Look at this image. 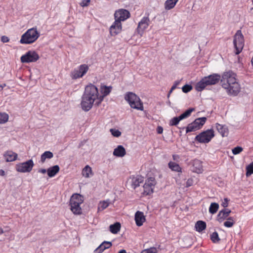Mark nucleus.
I'll list each match as a JSON object with an SVG mask.
<instances>
[{
	"mask_svg": "<svg viewBox=\"0 0 253 253\" xmlns=\"http://www.w3.org/2000/svg\"><path fill=\"white\" fill-rule=\"evenodd\" d=\"M145 220V216L144 215L143 212L140 211L136 212L135 214V221L137 226H142Z\"/></svg>",
	"mask_w": 253,
	"mask_h": 253,
	"instance_id": "obj_23",
	"label": "nucleus"
},
{
	"mask_svg": "<svg viewBox=\"0 0 253 253\" xmlns=\"http://www.w3.org/2000/svg\"><path fill=\"white\" fill-rule=\"evenodd\" d=\"M9 118L8 115L6 113H0V124L6 123Z\"/></svg>",
	"mask_w": 253,
	"mask_h": 253,
	"instance_id": "obj_37",
	"label": "nucleus"
},
{
	"mask_svg": "<svg viewBox=\"0 0 253 253\" xmlns=\"http://www.w3.org/2000/svg\"><path fill=\"white\" fill-rule=\"evenodd\" d=\"M110 232L113 234H117L121 229V224L119 222H116L109 226Z\"/></svg>",
	"mask_w": 253,
	"mask_h": 253,
	"instance_id": "obj_31",
	"label": "nucleus"
},
{
	"mask_svg": "<svg viewBox=\"0 0 253 253\" xmlns=\"http://www.w3.org/2000/svg\"><path fill=\"white\" fill-rule=\"evenodd\" d=\"M40 36V34L37 28H32L22 35L20 42L21 44H31L35 42Z\"/></svg>",
	"mask_w": 253,
	"mask_h": 253,
	"instance_id": "obj_4",
	"label": "nucleus"
},
{
	"mask_svg": "<svg viewBox=\"0 0 253 253\" xmlns=\"http://www.w3.org/2000/svg\"><path fill=\"white\" fill-rule=\"evenodd\" d=\"M233 44L236 55L240 54L244 46V39L241 30H238L234 37Z\"/></svg>",
	"mask_w": 253,
	"mask_h": 253,
	"instance_id": "obj_7",
	"label": "nucleus"
},
{
	"mask_svg": "<svg viewBox=\"0 0 253 253\" xmlns=\"http://www.w3.org/2000/svg\"><path fill=\"white\" fill-rule=\"evenodd\" d=\"M92 170L90 167L88 166H86L82 170V174L85 177H88L90 175L92 174Z\"/></svg>",
	"mask_w": 253,
	"mask_h": 253,
	"instance_id": "obj_35",
	"label": "nucleus"
},
{
	"mask_svg": "<svg viewBox=\"0 0 253 253\" xmlns=\"http://www.w3.org/2000/svg\"><path fill=\"white\" fill-rule=\"evenodd\" d=\"M231 212V210L228 209H224L221 210L220 211H219L217 215V220L219 222L221 223L222 221H223L225 219H227Z\"/></svg>",
	"mask_w": 253,
	"mask_h": 253,
	"instance_id": "obj_21",
	"label": "nucleus"
},
{
	"mask_svg": "<svg viewBox=\"0 0 253 253\" xmlns=\"http://www.w3.org/2000/svg\"><path fill=\"white\" fill-rule=\"evenodd\" d=\"M215 128L222 137H226L229 134L228 127L225 125H221L218 123L215 124Z\"/></svg>",
	"mask_w": 253,
	"mask_h": 253,
	"instance_id": "obj_22",
	"label": "nucleus"
},
{
	"mask_svg": "<svg viewBox=\"0 0 253 253\" xmlns=\"http://www.w3.org/2000/svg\"><path fill=\"white\" fill-rule=\"evenodd\" d=\"M172 158L174 160H175L177 158H178L179 157L178 155H173Z\"/></svg>",
	"mask_w": 253,
	"mask_h": 253,
	"instance_id": "obj_53",
	"label": "nucleus"
},
{
	"mask_svg": "<svg viewBox=\"0 0 253 253\" xmlns=\"http://www.w3.org/2000/svg\"><path fill=\"white\" fill-rule=\"evenodd\" d=\"M125 99L128 102L131 108L141 111L143 110V103L135 93L131 92H127L125 96Z\"/></svg>",
	"mask_w": 253,
	"mask_h": 253,
	"instance_id": "obj_6",
	"label": "nucleus"
},
{
	"mask_svg": "<svg viewBox=\"0 0 253 253\" xmlns=\"http://www.w3.org/2000/svg\"><path fill=\"white\" fill-rule=\"evenodd\" d=\"M111 246V242L104 241L102 244H101L98 248H96V253H101L105 249H109Z\"/></svg>",
	"mask_w": 253,
	"mask_h": 253,
	"instance_id": "obj_26",
	"label": "nucleus"
},
{
	"mask_svg": "<svg viewBox=\"0 0 253 253\" xmlns=\"http://www.w3.org/2000/svg\"><path fill=\"white\" fill-rule=\"evenodd\" d=\"M176 84H174L172 86L170 91H169V93H170L171 92H172V91L175 89L176 88Z\"/></svg>",
	"mask_w": 253,
	"mask_h": 253,
	"instance_id": "obj_50",
	"label": "nucleus"
},
{
	"mask_svg": "<svg viewBox=\"0 0 253 253\" xmlns=\"http://www.w3.org/2000/svg\"><path fill=\"white\" fill-rule=\"evenodd\" d=\"M129 179L131 187L133 189H135L137 187L139 186L140 184L144 181L143 177L139 175H132Z\"/></svg>",
	"mask_w": 253,
	"mask_h": 253,
	"instance_id": "obj_19",
	"label": "nucleus"
},
{
	"mask_svg": "<svg viewBox=\"0 0 253 253\" xmlns=\"http://www.w3.org/2000/svg\"><path fill=\"white\" fill-rule=\"evenodd\" d=\"M157 131L158 133L161 134L163 132V128L162 126H159L157 128Z\"/></svg>",
	"mask_w": 253,
	"mask_h": 253,
	"instance_id": "obj_48",
	"label": "nucleus"
},
{
	"mask_svg": "<svg viewBox=\"0 0 253 253\" xmlns=\"http://www.w3.org/2000/svg\"><path fill=\"white\" fill-rule=\"evenodd\" d=\"M122 31V24L119 21H116L113 23L109 28V32L111 36H115Z\"/></svg>",
	"mask_w": 253,
	"mask_h": 253,
	"instance_id": "obj_18",
	"label": "nucleus"
},
{
	"mask_svg": "<svg viewBox=\"0 0 253 253\" xmlns=\"http://www.w3.org/2000/svg\"><path fill=\"white\" fill-rule=\"evenodd\" d=\"M243 150V149L242 147L240 146H237L235 148H234L232 150V153L234 155H237L240 154L241 152H242Z\"/></svg>",
	"mask_w": 253,
	"mask_h": 253,
	"instance_id": "obj_41",
	"label": "nucleus"
},
{
	"mask_svg": "<svg viewBox=\"0 0 253 253\" xmlns=\"http://www.w3.org/2000/svg\"><path fill=\"white\" fill-rule=\"evenodd\" d=\"M3 233V230L2 228H0V234H1Z\"/></svg>",
	"mask_w": 253,
	"mask_h": 253,
	"instance_id": "obj_55",
	"label": "nucleus"
},
{
	"mask_svg": "<svg viewBox=\"0 0 253 253\" xmlns=\"http://www.w3.org/2000/svg\"><path fill=\"white\" fill-rule=\"evenodd\" d=\"M90 2V0H83L81 3L80 5L82 7L87 6H88Z\"/></svg>",
	"mask_w": 253,
	"mask_h": 253,
	"instance_id": "obj_44",
	"label": "nucleus"
},
{
	"mask_svg": "<svg viewBox=\"0 0 253 253\" xmlns=\"http://www.w3.org/2000/svg\"><path fill=\"white\" fill-rule=\"evenodd\" d=\"M157 250L156 248H150V249L144 250L141 253H157Z\"/></svg>",
	"mask_w": 253,
	"mask_h": 253,
	"instance_id": "obj_42",
	"label": "nucleus"
},
{
	"mask_svg": "<svg viewBox=\"0 0 253 253\" xmlns=\"http://www.w3.org/2000/svg\"><path fill=\"white\" fill-rule=\"evenodd\" d=\"M252 3H253V0H252Z\"/></svg>",
	"mask_w": 253,
	"mask_h": 253,
	"instance_id": "obj_56",
	"label": "nucleus"
},
{
	"mask_svg": "<svg viewBox=\"0 0 253 253\" xmlns=\"http://www.w3.org/2000/svg\"><path fill=\"white\" fill-rule=\"evenodd\" d=\"M130 16V12L126 9H119L117 10L114 13L115 20L119 21H124Z\"/></svg>",
	"mask_w": 253,
	"mask_h": 253,
	"instance_id": "obj_17",
	"label": "nucleus"
},
{
	"mask_svg": "<svg viewBox=\"0 0 253 253\" xmlns=\"http://www.w3.org/2000/svg\"><path fill=\"white\" fill-rule=\"evenodd\" d=\"M151 21L149 17V14L147 16H144L138 22L137 27L136 29L137 34L142 37L145 31L148 29L150 24Z\"/></svg>",
	"mask_w": 253,
	"mask_h": 253,
	"instance_id": "obj_12",
	"label": "nucleus"
},
{
	"mask_svg": "<svg viewBox=\"0 0 253 253\" xmlns=\"http://www.w3.org/2000/svg\"><path fill=\"white\" fill-rule=\"evenodd\" d=\"M221 79L218 74H212L202 78L195 85V89L198 91L203 90L207 86L214 85L217 84Z\"/></svg>",
	"mask_w": 253,
	"mask_h": 253,
	"instance_id": "obj_3",
	"label": "nucleus"
},
{
	"mask_svg": "<svg viewBox=\"0 0 253 253\" xmlns=\"http://www.w3.org/2000/svg\"><path fill=\"white\" fill-rule=\"evenodd\" d=\"M219 209V205L216 203H211L209 208V212L211 214L215 213Z\"/></svg>",
	"mask_w": 253,
	"mask_h": 253,
	"instance_id": "obj_34",
	"label": "nucleus"
},
{
	"mask_svg": "<svg viewBox=\"0 0 253 253\" xmlns=\"http://www.w3.org/2000/svg\"><path fill=\"white\" fill-rule=\"evenodd\" d=\"M178 0H167L165 3V8L168 10L173 8Z\"/></svg>",
	"mask_w": 253,
	"mask_h": 253,
	"instance_id": "obj_30",
	"label": "nucleus"
},
{
	"mask_svg": "<svg viewBox=\"0 0 253 253\" xmlns=\"http://www.w3.org/2000/svg\"><path fill=\"white\" fill-rule=\"evenodd\" d=\"M40 58L38 53L35 50H29L20 57L21 62L23 63L35 62Z\"/></svg>",
	"mask_w": 253,
	"mask_h": 253,
	"instance_id": "obj_13",
	"label": "nucleus"
},
{
	"mask_svg": "<svg viewBox=\"0 0 253 253\" xmlns=\"http://www.w3.org/2000/svg\"><path fill=\"white\" fill-rule=\"evenodd\" d=\"M17 154L12 151H7L3 154V157L6 162H13L17 158Z\"/></svg>",
	"mask_w": 253,
	"mask_h": 253,
	"instance_id": "obj_24",
	"label": "nucleus"
},
{
	"mask_svg": "<svg viewBox=\"0 0 253 253\" xmlns=\"http://www.w3.org/2000/svg\"><path fill=\"white\" fill-rule=\"evenodd\" d=\"M110 131L112 135L115 137H118L120 136L121 135V131L118 129L111 128V129H110Z\"/></svg>",
	"mask_w": 253,
	"mask_h": 253,
	"instance_id": "obj_40",
	"label": "nucleus"
},
{
	"mask_svg": "<svg viewBox=\"0 0 253 253\" xmlns=\"http://www.w3.org/2000/svg\"><path fill=\"white\" fill-rule=\"evenodd\" d=\"M53 153L50 151H45L44 152L41 157V162L42 163H43L46 159H50L53 158Z\"/></svg>",
	"mask_w": 253,
	"mask_h": 253,
	"instance_id": "obj_32",
	"label": "nucleus"
},
{
	"mask_svg": "<svg viewBox=\"0 0 253 253\" xmlns=\"http://www.w3.org/2000/svg\"><path fill=\"white\" fill-rule=\"evenodd\" d=\"M60 170V168L58 165H55L47 169V175L49 177H54Z\"/></svg>",
	"mask_w": 253,
	"mask_h": 253,
	"instance_id": "obj_27",
	"label": "nucleus"
},
{
	"mask_svg": "<svg viewBox=\"0 0 253 253\" xmlns=\"http://www.w3.org/2000/svg\"><path fill=\"white\" fill-rule=\"evenodd\" d=\"M84 202V197L79 194H74L70 198V210L75 214L79 215L82 212L81 205Z\"/></svg>",
	"mask_w": 253,
	"mask_h": 253,
	"instance_id": "obj_5",
	"label": "nucleus"
},
{
	"mask_svg": "<svg viewBox=\"0 0 253 253\" xmlns=\"http://www.w3.org/2000/svg\"><path fill=\"white\" fill-rule=\"evenodd\" d=\"M0 175L1 176H4L5 175V171L3 169L0 170Z\"/></svg>",
	"mask_w": 253,
	"mask_h": 253,
	"instance_id": "obj_52",
	"label": "nucleus"
},
{
	"mask_svg": "<svg viewBox=\"0 0 253 253\" xmlns=\"http://www.w3.org/2000/svg\"><path fill=\"white\" fill-rule=\"evenodd\" d=\"M1 42L5 43V42H8L9 41V39L7 37L3 36L1 37Z\"/></svg>",
	"mask_w": 253,
	"mask_h": 253,
	"instance_id": "obj_47",
	"label": "nucleus"
},
{
	"mask_svg": "<svg viewBox=\"0 0 253 253\" xmlns=\"http://www.w3.org/2000/svg\"><path fill=\"white\" fill-rule=\"evenodd\" d=\"M235 223L233 217H229L227 220L224 222V226L226 227L230 228L232 227Z\"/></svg>",
	"mask_w": 253,
	"mask_h": 253,
	"instance_id": "obj_36",
	"label": "nucleus"
},
{
	"mask_svg": "<svg viewBox=\"0 0 253 253\" xmlns=\"http://www.w3.org/2000/svg\"><path fill=\"white\" fill-rule=\"evenodd\" d=\"M211 240L214 243H217L219 242L220 239L217 232L215 231L211 235Z\"/></svg>",
	"mask_w": 253,
	"mask_h": 253,
	"instance_id": "obj_38",
	"label": "nucleus"
},
{
	"mask_svg": "<svg viewBox=\"0 0 253 253\" xmlns=\"http://www.w3.org/2000/svg\"><path fill=\"white\" fill-rule=\"evenodd\" d=\"M202 162L198 159H195L192 162V171L197 173H202L203 171Z\"/></svg>",
	"mask_w": 253,
	"mask_h": 253,
	"instance_id": "obj_20",
	"label": "nucleus"
},
{
	"mask_svg": "<svg viewBox=\"0 0 253 253\" xmlns=\"http://www.w3.org/2000/svg\"><path fill=\"white\" fill-rule=\"evenodd\" d=\"M195 111V109L194 108H189L183 113L181 114L179 116L172 118L169 121V125L170 126H176L179 124L181 120L190 117L191 115V113Z\"/></svg>",
	"mask_w": 253,
	"mask_h": 253,
	"instance_id": "obj_15",
	"label": "nucleus"
},
{
	"mask_svg": "<svg viewBox=\"0 0 253 253\" xmlns=\"http://www.w3.org/2000/svg\"><path fill=\"white\" fill-rule=\"evenodd\" d=\"M38 172L39 173H45L46 172H47V170H46L45 169H39L38 170Z\"/></svg>",
	"mask_w": 253,
	"mask_h": 253,
	"instance_id": "obj_49",
	"label": "nucleus"
},
{
	"mask_svg": "<svg viewBox=\"0 0 253 253\" xmlns=\"http://www.w3.org/2000/svg\"><path fill=\"white\" fill-rule=\"evenodd\" d=\"M110 205L109 200L100 202L98 206V211H102L106 209Z\"/></svg>",
	"mask_w": 253,
	"mask_h": 253,
	"instance_id": "obj_33",
	"label": "nucleus"
},
{
	"mask_svg": "<svg viewBox=\"0 0 253 253\" xmlns=\"http://www.w3.org/2000/svg\"><path fill=\"white\" fill-rule=\"evenodd\" d=\"M6 84H0V91H1L2 90L3 88L6 86Z\"/></svg>",
	"mask_w": 253,
	"mask_h": 253,
	"instance_id": "obj_51",
	"label": "nucleus"
},
{
	"mask_svg": "<svg viewBox=\"0 0 253 253\" xmlns=\"http://www.w3.org/2000/svg\"><path fill=\"white\" fill-rule=\"evenodd\" d=\"M222 86L225 89L228 94L236 96L240 91V85L237 81L236 74L232 71L223 73L221 79Z\"/></svg>",
	"mask_w": 253,
	"mask_h": 253,
	"instance_id": "obj_1",
	"label": "nucleus"
},
{
	"mask_svg": "<svg viewBox=\"0 0 253 253\" xmlns=\"http://www.w3.org/2000/svg\"><path fill=\"white\" fill-rule=\"evenodd\" d=\"M214 136V132L212 129L203 131L196 135L195 140L201 143H208Z\"/></svg>",
	"mask_w": 253,
	"mask_h": 253,
	"instance_id": "obj_8",
	"label": "nucleus"
},
{
	"mask_svg": "<svg viewBox=\"0 0 253 253\" xmlns=\"http://www.w3.org/2000/svg\"><path fill=\"white\" fill-rule=\"evenodd\" d=\"M118 253H127L125 250H121Z\"/></svg>",
	"mask_w": 253,
	"mask_h": 253,
	"instance_id": "obj_54",
	"label": "nucleus"
},
{
	"mask_svg": "<svg viewBox=\"0 0 253 253\" xmlns=\"http://www.w3.org/2000/svg\"><path fill=\"white\" fill-rule=\"evenodd\" d=\"M89 70V67L86 64H82L75 68L70 73V77L73 80H77L84 76Z\"/></svg>",
	"mask_w": 253,
	"mask_h": 253,
	"instance_id": "obj_9",
	"label": "nucleus"
},
{
	"mask_svg": "<svg viewBox=\"0 0 253 253\" xmlns=\"http://www.w3.org/2000/svg\"><path fill=\"white\" fill-rule=\"evenodd\" d=\"M168 167L172 171L182 173V168L175 162H169L168 164Z\"/></svg>",
	"mask_w": 253,
	"mask_h": 253,
	"instance_id": "obj_28",
	"label": "nucleus"
},
{
	"mask_svg": "<svg viewBox=\"0 0 253 253\" xmlns=\"http://www.w3.org/2000/svg\"><path fill=\"white\" fill-rule=\"evenodd\" d=\"M113 155L117 157H123L126 154L125 148L122 145H118L113 151Z\"/></svg>",
	"mask_w": 253,
	"mask_h": 253,
	"instance_id": "obj_25",
	"label": "nucleus"
},
{
	"mask_svg": "<svg viewBox=\"0 0 253 253\" xmlns=\"http://www.w3.org/2000/svg\"><path fill=\"white\" fill-rule=\"evenodd\" d=\"M207 227L206 223L202 220L198 221L196 224L195 227L197 231L201 232L206 229Z\"/></svg>",
	"mask_w": 253,
	"mask_h": 253,
	"instance_id": "obj_29",
	"label": "nucleus"
},
{
	"mask_svg": "<svg viewBox=\"0 0 253 253\" xmlns=\"http://www.w3.org/2000/svg\"><path fill=\"white\" fill-rule=\"evenodd\" d=\"M193 179L192 178H189L187 179L186 182V187H189L193 185Z\"/></svg>",
	"mask_w": 253,
	"mask_h": 253,
	"instance_id": "obj_46",
	"label": "nucleus"
},
{
	"mask_svg": "<svg viewBox=\"0 0 253 253\" xmlns=\"http://www.w3.org/2000/svg\"><path fill=\"white\" fill-rule=\"evenodd\" d=\"M112 89V86H106L102 84L100 87V95L98 93L97 88L96 87V104L99 105L108 95Z\"/></svg>",
	"mask_w": 253,
	"mask_h": 253,
	"instance_id": "obj_10",
	"label": "nucleus"
},
{
	"mask_svg": "<svg viewBox=\"0 0 253 253\" xmlns=\"http://www.w3.org/2000/svg\"><path fill=\"white\" fill-rule=\"evenodd\" d=\"M228 202L229 200L227 198H224L223 201L222 202L221 206L224 207V209H226L225 208L227 207L228 206Z\"/></svg>",
	"mask_w": 253,
	"mask_h": 253,
	"instance_id": "obj_45",
	"label": "nucleus"
},
{
	"mask_svg": "<svg viewBox=\"0 0 253 253\" xmlns=\"http://www.w3.org/2000/svg\"><path fill=\"white\" fill-rule=\"evenodd\" d=\"M156 185V181L154 178L150 177L146 180L143 186L144 191L142 193L143 195H149L154 192V188Z\"/></svg>",
	"mask_w": 253,
	"mask_h": 253,
	"instance_id": "obj_16",
	"label": "nucleus"
},
{
	"mask_svg": "<svg viewBox=\"0 0 253 253\" xmlns=\"http://www.w3.org/2000/svg\"><path fill=\"white\" fill-rule=\"evenodd\" d=\"M95 85H87L82 97L81 103L82 108L85 111L89 110L95 100Z\"/></svg>",
	"mask_w": 253,
	"mask_h": 253,
	"instance_id": "obj_2",
	"label": "nucleus"
},
{
	"mask_svg": "<svg viewBox=\"0 0 253 253\" xmlns=\"http://www.w3.org/2000/svg\"><path fill=\"white\" fill-rule=\"evenodd\" d=\"M34 166V162L31 159L25 162L17 164L15 166V169L18 172L23 173L30 172L32 170Z\"/></svg>",
	"mask_w": 253,
	"mask_h": 253,
	"instance_id": "obj_14",
	"label": "nucleus"
},
{
	"mask_svg": "<svg viewBox=\"0 0 253 253\" xmlns=\"http://www.w3.org/2000/svg\"><path fill=\"white\" fill-rule=\"evenodd\" d=\"M252 174H253V162H252L246 167V176H249Z\"/></svg>",
	"mask_w": 253,
	"mask_h": 253,
	"instance_id": "obj_39",
	"label": "nucleus"
},
{
	"mask_svg": "<svg viewBox=\"0 0 253 253\" xmlns=\"http://www.w3.org/2000/svg\"><path fill=\"white\" fill-rule=\"evenodd\" d=\"M192 86L191 85H189V84H185L182 88V91L184 93H187V92H189L190 91H191L192 90Z\"/></svg>",
	"mask_w": 253,
	"mask_h": 253,
	"instance_id": "obj_43",
	"label": "nucleus"
},
{
	"mask_svg": "<svg viewBox=\"0 0 253 253\" xmlns=\"http://www.w3.org/2000/svg\"><path fill=\"white\" fill-rule=\"evenodd\" d=\"M207 121V118L201 117L195 120L194 122L189 124L186 128V132L195 131L202 127Z\"/></svg>",
	"mask_w": 253,
	"mask_h": 253,
	"instance_id": "obj_11",
	"label": "nucleus"
}]
</instances>
